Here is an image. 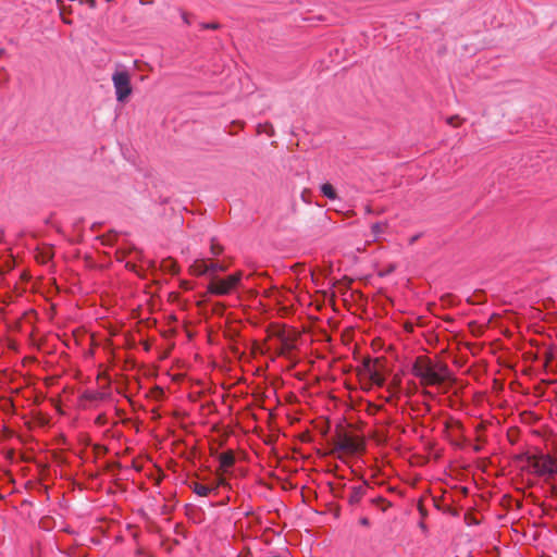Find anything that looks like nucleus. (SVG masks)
Instances as JSON below:
<instances>
[{
    "label": "nucleus",
    "instance_id": "nucleus-1",
    "mask_svg": "<svg viewBox=\"0 0 557 557\" xmlns=\"http://www.w3.org/2000/svg\"><path fill=\"white\" fill-rule=\"evenodd\" d=\"M447 367L442 363L433 364L431 360L424 356L416 359L412 366V373L420 379L422 385H438L445 380Z\"/></svg>",
    "mask_w": 557,
    "mask_h": 557
},
{
    "label": "nucleus",
    "instance_id": "nucleus-2",
    "mask_svg": "<svg viewBox=\"0 0 557 557\" xmlns=\"http://www.w3.org/2000/svg\"><path fill=\"white\" fill-rule=\"evenodd\" d=\"M531 472L543 478L546 483L553 482L557 476V459L547 454L535 455L529 458Z\"/></svg>",
    "mask_w": 557,
    "mask_h": 557
},
{
    "label": "nucleus",
    "instance_id": "nucleus-3",
    "mask_svg": "<svg viewBox=\"0 0 557 557\" xmlns=\"http://www.w3.org/2000/svg\"><path fill=\"white\" fill-rule=\"evenodd\" d=\"M111 78L116 100L122 103L125 102L133 92L131 73L124 65L117 64Z\"/></svg>",
    "mask_w": 557,
    "mask_h": 557
},
{
    "label": "nucleus",
    "instance_id": "nucleus-4",
    "mask_svg": "<svg viewBox=\"0 0 557 557\" xmlns=\"http://www.w3.org/2000/svg\"><path fill=\"white\" fill-rule=\"evenodd\" d=\"M243 272L237 271L224 278H212L208 285V292L215 296L230 295L240 283Z\"/></svg>",
    "mask_w": 557,
    "mask_h": 557
},
{
    "label": "nucleus",
    "instance_id": "nucleus-5",
    "mask_svg": "<svg viewBox=\"0 0 557 557\" xmlns=\"http://www.w3.org/2000/svg\"><path fill=\"white\" fill-rule=\"evenodd\" d=\"M190 273L195 276H202L208 274V262L205 259H197L189 268Z\"/></svg>",
    "mask_w": 557,
    "mask_h": 557
},
{
    "label": "nucleus",
    "instance_id": "nucleus-6",
    "mask_svg": "<svg viewBox=\"0 0 557 557\" xmlns=\"http://www.w3.org/2000/svg\"><path fill=\"white\" fill-rule=\"evenodd\" d=\"M219 462H220V468L224 471H227L235 463L234 453L232 450L222 453L219 456Z\"/></svg>",
    "mask_w": 557,
    "mask_h": 557
},
{
    "label": "nucleus",
    "instance_id": "nucleus-7",
    "mask_svg": "<svg viewBox=\"0 0 557 557\" xmlns=\"http://www.w3.org/2000/svg\"><path fill=\"white\" fill-rule=\"evenodd\" d=\"M189 487L193 490L195 494L202 497L208 496L212 491L215 490V487L203 485L198 482L191 483Z\"/></svg>",
    "mask_w": 557,
    "mask_h": 557
},
{
    "label": "nucleus",
    "instance_id": "nucleus-8",
    "mask_svg": "<svg viewBox=\"0 0 557 557\" xmlns=\"http://www.w3.org/2000/svg\"><path fill=\"white\" fill-rule=\"evenodd\" d=\"M226 270H227V265H225L221 262H218V261L208 262V274L209 275H214L218 272H225Z\"/></svg>",
    "mask_w": 557,
    "mask_h": 557
},
{
    "label": "nucleus",
    "instance_id": "nucleus-9",
    "mask_svg": "<svg viewBox=\"0 0 557 557\" xmlns=\"http://www.w3.org/2000/svg\"><path fill=\"white\" fill-rule=\"evenodd\" d=\"M363 494H364L363 486H354L351 490V494L349 496V503L350 504L359 503L361 500Z\"/></svg>",
    "mask_w": 557,
    "mask_h": 557
},
{
    "label": "nucleus",
    "instance_id": "nucleus-10",
    "mask_svg": "<svg viewBox=\"0 0 557 557\" xmlns=\"http://www.w3.org/2000/svg\"><path fill=\"white\" fill-rule=\"evenodd\" d=\"M321 193L323 194V196L331 200L337 199V194L330 183H324L321 185Z\"/></svg>",
    "mask_w": 557,
    "mask_h": 557
},
{
    "label": "nucleus",
    "instance_id": "nucleus-11",
    "mask_svg": "<svg viewBox=\"0 0 557 557\" xmlns=\"http://www.w3.org/2000/svg\"><path fill=\"white\" fill-rule=\"evenodd\" d=\"M338 448L346 451H352L356 447L354 442L349 437L345 436L338 443Z\"/></svg>",
    "mask_w": 557,
    "mask_h": 557
},
{
    "label": "nucleus",
    "instance_id": "nucleus-12",
    "mask_svg": "<svg viewBox=\"0 0 557 557\" xmlns=\"http://www.w3.org/2000/svg\"><path fill=\"white\" fill-rule=\"evenodd\" d=\"M224 248L219 243H216L214 239H212L210 245V252L212 256L216 257L220 256L223 252Z\"/></svg>",
    "mask_w": 557,
    "mask_h": 557
},
{
    "label": "nucleus",
    "instance_id": "nucleus-13",
    "mask_svg": "<svg viewBox=\"0 0 557 557\" xmlns=\"http://www.w3.org/2000/svg\"><path fill=\"white\" fill-rule=\"evenodd\" d=\"M201 29H210V30H218L221 28V24L216 22L212 23H200L199 24Z\"/></svg>",
    "mask_w": 557,
    "mask_h": 557
},
{
    "label": "nucleus",
    "instance_id": "nucleus-14",
    "mask_svg": "<svg viewBox=\"0 0 557 557\" xmlns=\"http://www.w3.org/2000/svg\"><path fill=\"white\" fill-rule=\"evenodd\" d=\"M370 376L372 382L376 385L382 386L384 384V377L379 372L373 371Z\"/></svg>",
    "mask_w": 557,
    "mask_h": 557
},
{
    "label": "nucleus",
    "instance_id": "nucleus-15",
    "mask_svg": "<svg viewBox=\"0 0 557 557\" xmlns=\"http://www.w3.org/2000/svg\"><path fill=\"white\" fill-rule=\"evenodd\" d=\"M446 122H447V124H449L454 127H457L460 125L461 119L458 115H453V116L447 117Z\"/></svg>",
    "mask_w": 557,
    "mask_h": 557
},
{
    "label": "nucleus",
    "instance_id": "nucleus-16",
    "mask_svg": "<svg viewBox=\"0 0 557 557\" xmlns=\"http://www.w3.org/2000/svg\"><path fill=\"white\" fill-rule=\"evenodd\" d=\"M384 226L385 225L382 224V223H374V224H372V226H371L372 233L374 235H379L381 232H383Z\"/></svg>",
    "mask_w": 557,
    "mask_h": 557
},
{
    "label": "nucleus",
    "instance_id": "nucleus-17",
    "mask_svg": "<svg viewBox=\"0 0 557 557\" xmlns=\"http://www.w3.org/2000/svg\"><path fill=\"white\" fill-rule=\"evenodd\" d=\"M359 523L361 525H363V527H369L370 521H369V519L367 517H362V518L359 519Z\"/></svg>",
    "mask_w": 557,
    "mask_h": 557
},
{
    "label": "nucleus",
    "instance_id": "nucleus-18",
    "mask_svg": "<svg viewBox=\"0 0 557 557\" xmlns=\"http://www.w3.org/2000/svg\"><path fill=\"white\" fill-rule=\"evenodd\" d=\"M182 18L186 25L190 24L189 15L186 12H182Z\"/></svg>",
    "mask_w": 557,
    "mask_h": 557
},
{
    "label": "nucleus",
    "instance_id": "nucleus-19",
    "mask_svg": "<svg viewBox=\"0 0 557 557\" xmlns=\"http://www.w3.org/2000/svg\"><path fill=\"white\" fill-rule=\"evenodd\" d=\"M420 234H417L414 236H412L410 239H409V244L410 245H413L419 238H420Z\"/></svg>",
    "mask_w": 557,
    "mask_h": 557
},
{
    "label": "nucleus",
    "instance_id": "nucleus-20",
    "mask_svg": "<svg viewBox=\"0 0 557 557\" xmlns=\"http://www.w3.org/2000/svg\"><path fill=\"white\" fill-rule=\"evenodd\" d=\"M87 398L92 399V400L94 399H98L99 398V394L98 393H92L90 395H87Z\"/></svg>",
    "mask_w": 557,
    "mask_h": 557
},
{
    "label": "nucleus",
    "instance_id": "nucleus-21",
    "mask_svg": "<svg viewBox=\"0 0 557 557\" xmlns=\"http://www.w3.org/2000/svg\"><path fill=\"white\" fill-rule=\"evenodd\" d=\"M423 395H425V396H428V397H430V398H434V394H432V393H431V392H429V391H424V392H423Z\"/></svg>",
    "mask_w": 557,
    "mask_h": 557
}]
</instances>
